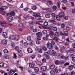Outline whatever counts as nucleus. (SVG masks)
I'll return each mask as SVG.
<instances>
[{
    "instance_id": "obj_1",
    "label": "nucleus",
    "mask_w": 75,
    "mask_h": 75,
    "mask_svg": "<svg viewBox=\"0 0 75 75\" xmlns=\"http://www.w3.org/2000/svg\"><path fill=\"white\" fill-rule=\"evenodd\" d=\"M33 16L35 17L36 20H40L41 19V16L40 15V13H35L33 14Z\"/></svg>"
},
{
    "instance_id": "obj_2",
    "label": "nucleus",
    "mask_w": 75,
    "mask_h": 75,
    "mask_svg": "<svg viewBox=\"0 0 75 75\" xmlns=\"http://www.w3.org/2000/svg\"><path fill=\"white\" fill-rule=\"evenodd\" d=\"M29 67L30 68H34L35 67V63L33 62L30 63L29 64Z\"/></svg>"
},
{
    "instance_id": "obj_3",
    "label": "nucleus",
    "mask_w": 75,
    "mask_h": 75,
    "mask_svg": "<svg viewBox=\"0 0 75 75\" xmlns=\"http://www.w3.org/2000/svg\"><path fill=\"white\" fill-rule=\"evenodd\" d=\"M4 24H7V23L4 21H2L0 22V25L2 26V27H7V26L4 25Z\"/></svg>"
},
{
    "instance_id": "obj_4",
    "label": "nucleus",
    "mask_w": 75,
    "mask_h": 75,
    "mask_svg": "<svg viewBox=\"0 0 75 75\" xmlns=\"http://www.w3.org/2000/svg\"><path fill=\"white\" fill-rule=\"evenodd\" d=\"M44 55L46 57V58L47 59H50V56H49V53L48 52H45L44 53Z\"/></svg>"
},
{
    "instance_id": "obj_5",
    "label": "nucleus",
    "mask_w": 75,
    "mask_h": 75,
    "mask_svg": "<svg viewBox=\"0 0 75 75\" xmlns=\"http://www.w3.org/2000/svg\"><path fill=\"white\" fill-rule=\"evenodd\" d=\"M47 47L49 48V49H52L53 47L52 44L50 43H48L47 44Z\"/></svg>"
},
{
    "instance_id": "obj_6",
    "label": "nucleus",
    "mask_w": 75,
    "mask_h": 75,
    "mask_svg": "<svg viewBox=\"0 0 75 75\" xmlns=\"http://www.w3.org/2000/svg\"><path fill=\"white\" fill-rule=\"evenodd\" d=\"M20 39V36L17 35H15L14 40L16 41H18Z\"/></svg>"
},
{
    "instance_id": "obj_7",
    "label": "nucleus",
    "mask_w": 75,
    "mask_h": 75,
    "mask_svg": "<svg viewBox=\"0 0 75 75\" xmlns=\"http://www.w3.org/2000/svg\"><path fill=\"white\" fill-rule=\"evenodd\" d=\"M2 43L4 45H7V40H5V39H3L2 41Z\"/></svg>"
},
{
    "instance_id": "obj_8",
    "label": "nucleus",
    "mask_w": 75,
    "mask_h": 75,
    "mask_svg": "<svg viewBox=\"0 0 75 75\" xmlns=\"http://www.w3.org/2000/svg\"><path fill=\"white\" fill-rule=\"evenodd\" d=\"M28 52L31 54L33 53V50L30 47L28 48L27 49Z\"/></svg>"
},
{
    "instance_id": "obj_9",
    "label": "nucleus",
    "mask_w": 75,
    "mask_h": 75,
    "mask_svg": "<svg viewBox=\"0 0 75 75\" xmlns=\"http://www.w3.org/2000/svg\"><path fill=\"white\" fill-rule=\"evenodd\" d=\"M14 37L15 36L14 35H11L9 36V39L10 40H14Z\"/></svg>"
},
{
    "instance_id": "obj_10",
    "label": "nucleus",
    "mask_w": 75,
    "mask_h": 75,
    "mask_svg": "<svg viewBox=\"0 0 75 75\" xmlns=\"http://www.w3.org/2000/svg\"><path fill=\"white\" fill-rule=\"evenodd\" d=\"M36 50H37V51H38V52L41 54V53H42V50L41 49H39L38 48L36 47Z\"/></svg>"
},
{
    "instance_id": "obj_11",
    "label": "nucleus",
    "mask_w": 75,
    "mask_h": 75,
    "mask_svg": "<svg viewBox=\"0 0 75 75\" xmlns=\"http://www.w3.org/2000/svg\"><path fill=\"white\" fill-rule=\"evenodd\" d=\"M54 36L56 37L57 38L59 37V32L57 31L55 32L54 33Z\"/></svg>"
},
{
    "instance_id": "obj_12",
    "label": "nucleus",
    "mask_w": 75,
    "mask_h": 75,
    "mask_svg": "<svg viewBox=\"0 0 75 75\" xmlns=\"http://www.w3.org/2000/svg\"><path fill=\"white\" fill-rule=\"evenodd\" d=\"M47 67L44 66H42L41 68V69H42V71H45L47 70Z\"/></svg>"
},
{
    "instance_id": "obj_13",
    "label": "nucleus",
    "mask_w": 75,
    "mask_h": 75,
    "mask_svg": "<svg viewBox=\"0 0 75 75\" xmlns=\"http://www.w3.org/2000/svg\"><path fill=\"white\" fill-rule=\"evenodd\" d=\"M59 16H60V17H64V15L65 14L63 12H60V13L58 14Z\"/></svg>"
},
{
    "instance_id": "obj_14",
    "label": "nucleus",
    "mask_w": 75,
    "mask_h": 75,
    "mask_svg": "<svg viewBox=\"0 0 75 75\" xmlns=\"http://www.w3.org/2000/svg\"><path fill=\"white\" fill-rule=\"evenodd\" d=\"M49 37V35L47 34L46 35V37H44L43 38V39L44 40L46 41L48 40V38Z\"/></svg>"
},
{
    "instance_id": "obj_15",
    "label": "nucleus",
    "mask_w": 75,
    "mask_h": 75,
    "mask_svg": "<svg viewBox=\"0 0 75 75\" xmlns=\"http://www.w3.org/2000/svg\"><path fill=\"white\" fill-rule=\"evenodd\" d=\"M13 20V17L11 16H9L8 19V20L10 22H11V21H12Z\"/></svg>"
},
{
    "instance_id": "obj_16",
    "label": "nucleus",
    "mask_w": 75,
    "mask_h": 75,
    "mask_svg": "<svg viewBox=\"0 0 75 75\" xmlns=\"http://www.w3.org/2000/svg\"><path fill=\"white\" fill-rule=\"evenodd\" d=\"M55 33L52 31H50V36L51 38H52V37L54 36L53 35H54Z\"/></svg>"
},
{
    "instance_id": "obj_17",
    "label": "nucleus",
    "mask_w": 75,
    "mask_h": 75,
    "mask_svg": "<svg viewBox=\"0 0 75 75\" xmlns=\"http://www.w3.org/2000/svg\"><path fill=\"white\" fill-rule=\"evenodd\" d=\"M34 70L35 72H38L39 71V68L37 67H35L34 68Z\"/></svg>"
},
{
    "instance_id": "obj_18",
    "label": "nucleus",
    "mask_w": 75,
    "mask_h": 75,
    "mask_svg": "<svg viewBox=\"0 0 75 75\" xmlns=\"http://www.w3.org/2000/svg\"><path fill=\"white\" fill-rule=\"evenodd\" d=\"M50 73L51 75H55V71L53 70H51L50 71Z\"/></svg>"
},
{
    "instance_id": "obj_19",
    "label": "nucleus",
    "mask_w": 75,
    "mask_h": 75,
    "mask_svg": "<svg viewBox=\"0 0 75 75\" xmlns=\"http://www.w3.org/2000/svg\"><path fill=\"white\" fill-rule=\"evenodd\" d=\"M60 63H60V61L58 60H56L55 62V64H56V65H59Z\"/></svg>"
},
{
    "instance_id": "obj_20",
    "label": "nucleus",
    "mask_w": 75,
    "mask_h": 75,
    "mask_svg": "<svg viewBox=\"0 0 75 75\" xmlns=\"http://www.w3.org/2000/svg\"><path fill=\"white\" fill-rule=\"evenodd\" d=\"M3 35L4 36V37L5 38H7V34L6 32H3Z\"/></svg>"
},
{
    "instance_id": "obj_21",
    "label": "nucleus",
    "mask_w": 75,
    "mask_h": 75,
    "mask_svg": "<svg viewBox=\"0 0 75 75\" xmlns=\"http://www.w3.org/2000/svg\"><path fill=\"white\" fill-rule=\"evenodd\" d=\"M73 67H74V66L72 65H70L68 67V69L69 70H72L73 69Z\"/></svg>"
},
{
    "instance_id": "obj_22",
    "label": "nucleus",
    "mask_w": 75,
    "mask_h": 75,
    "mask_svg": "<svg viewBox=\"0 0 75 75\" xmlns=\"http://www.w3.org/2000/svg\"><path fill=\"white\" fill-rule=\"evenodd\" d=\"M56 17L57 20H61V16L59 15H57Z\"/></svg>"
},
{
    "instance_id": "obj_23",
    "label": "nucleus",
    "mask_w": 75,
    "mask_h": 75,
    "mask_svg": "<svg viewBox=\"0 0 75 75\" xmlns=\"http://www.w3.org/2000/svg\"><path fill=\"white\" fill-rule=\"evenodd\" d=\"M55 65L53 64L50 66V68L51 69H54L55 68Z\"/></svg>"
},
{
    "instance_id": "obj_24",
    "label": "nucleus",
    "mask_w": 75,
    "mask_h": 75,
    "mask_svg": "<svg viewBox=\"0 0 75 75\" xmlns=\"http://www.w3.org/2000/svg\"><path fill=\"white\" fill-rule=\"evenodd\" d=\"M36 35L38 36H41L42 35V33L40 32H38L36 34Z\"/></svg>"
},
{
    "instance_id": "obj_25",
    "label": "nucleus",
    "mask_w": 75,
    "mask_h": 75,
    "mask_svg": "<svg viewBox=\"0 0 75 75\" xmlns=\"http://www.w3.org/2000/svg\"><path fill=\"white\" fill-rule=\"evenodd\" d=\"M37 6H33L32 7V10H37Z\"/></svg>"
},
{
    "instance_id": "obj_26",
    "label": "nucleus",
    "mask_w": 75,
    "mask_h": 75,
    "mask_svg": "<svg viewBox=\"0 0 75 75\" xmlns=\"http://www.w3.org/2000/svg\"><path fill=\"white\" fill-rule=\"evenodd\" d=\"M13 71L12 70V69H11L9 71V75H13Z\"/></svg>"
},
{
    "instance_id": "obj_27",
    "label": "nucleus",
    "mask_w": 75,
    "mask_h": 75,
    "mask_svg": "<svg viewBox=\"0 0 75 75\" xmlns=\"http://www.w3.org/2000/svg\"><path fill=\"white\" fill-rule=\"evenodd\" d=\"M60 49L61 50H64L65 49V47H64V46H59Z\"/></svg>"
},
{
    "instance_id": "obj_28",
    "label": "nucleus",
    "mask_w": 75,
    "mask_h": 75,
    "mask_svg": "<svg viewBox=\"0 0 75 75\" xmlns=\"http://www.w3.org/2000/svg\"><path fill=\"white\" fill-rule=\"evenodd\" d=\"M60 4H61V2L59 1L57 2V6L58 7V8H60Z\"/></svg>"
},
{
    "instance_id": "obj_29",
    "label": "nucleus",
    "mask_w": 75,
    "mask_h": 75,
    "mask_svg": "<svg viewBox=\"0 0 75 75\" xmlns=\"http://www.w3.org/2000/svg\"><path fill=\"white\" fill-rule=\"evenodd\" d=\"M4 66V64L3 62L0 63V67L3 68Z\"/></svg>"
},
{
    "instance_id": "obj_30",
    "label": "nucleus",
    "mask_w": 75,
    "mask_h": 75,
    "mask_svg": "<svg viewBox=\"0 0 75 75\" xmlns=\"http://www.w3.org/2000/svg\"><path fill=\"white\" fill-rule=\"evenodd\" d=\"M64 35L65 36H68V32L67 31H65L64 32Z\"/></svg>"
},
{
    "instance_id": "obj_31",
    "label": "nucleus",
    "mask_w": 75,
    "mask_h": 75,
    "mask_svg": "<svg viewBox=\"0 0 75 75\" xmlns=\"http://www.w3.org/2000/svg\"><path fill=\"white\" fill-rule=\"evenodd\" d=\"M54 52V50H51L49 51V53L50 54H52Z\"/></svg>"
},
{
    "instance_id": "obj_32",
    "label": "nucleus",
    "mask_w": 75,
    "mask_h": 75,
    "mask_svg": "<svg viewBox=\"0 0 75 75\" xmlns=\"http://www.w3.org/2000/svg\"><path fill=\"white\" fill-rule=\"evenodd\" d=\"M4 53L7 54L8 52V50L7 49H5L3 50Z\"/></svg>"
},
{
    "instance_id": "obj_33",
    "label": "nucleus",
    "mask_w": 75,
    "mask_h": 75,
    "mask_svg": "<svg viewBox=\"0 0 75 75\" xmlns=\"http://www.w3.org/2000/svg\"><path fill=\"white\" fill-rule=\"evenodd\" d=\"M42 33L43 34H47V31L45 30L42 31Z\"/></svg>"
},
{
    "instance_id": "obj_34",
    "label": "nucleus",
    "mask_w": 75,
    "mask_h": 75,
    "mask_svg": "<svg viewBox=\"0 0 75 75\" xmlns=\"http://www.w3.org/2000/svg\"><path fill=\"white\" fill-rule=\"evenodd\" d=\"M45 17L46 18H50V15L49 14H46Z\"/></svg>"
},
{
    "instance_id": "obj_35",
    "label": "nucleus",
    "mask_w": 75,
    "mask_h": 75,
    "mask_svg": "<svg viewBox=\"0 0 75 75\" xmlns=\"http://www.w3.org/2000/svg\"><path fill=\"white\" fill-rule=\"evenodd\" d=\"M52 8L53 10H54V11H55L56 10H57V6H53L52 7Z\"/></svg>"
},
{
    "instance_id": "obj_36",
    "label": "nucleus",
    "mask_w": 75,
    "mask_h": 75,
    "mask_svg": "<svg viewBox=\"0 0 75 75\" xmlns=\"http://www.w3.org/2000/svg\"><path fill=\"white\" fill-rule=\"evenodd\" d=\"M52 39L53 40H55L56 41H58V40H59L58 38H57L55 37H54Z\"/></svg>"
},
{
    "instance_id": "obj_37",
    "label": "nucleus",
    "mask_w": 75,
    "mask_h": 75,
    "mask_svg": "<svg viewBox=\"0 0 75 75\" xmlns=\"http://www.w3.org/2000/svg\"><path fill=\"white\" fill-rule=\"evenodd\" d=\"M52 55H53V56L55 57L56 55H57V53L55 52H54L53 53V54H52Z\"/></svg>"
},
{
    "instance_id": "obj_38",
    "label": "nucleus",
    "mask_w": 75,
    "mask_h": 75,
    "mask_svg": "<svg viewBox=\"0 0 75 75\" xmlns=\"http://www.w3.org/2000/svg\"><path fill=\"white\" fill-rule=\"evenodd\" d=\"M10 14L11 16H15V13L13 11H11Z\"/></svg>"
},
{
    "instance_id": "obj_39",
    "label": "nucleus",
    "mask_w": 75,
    "mask_h": 75,
    "mask_svg": "<svg viewBox=\"0 0 75 75\" xmlns=\"http://www.w3.org/2000/svg\"><path fill=\"white\" fill-rule=\"evenodd\" d=\"M15 49H16V51H18L20 50V47L18 46H16L15 47Z\"/></svg>"
},
{
    "instance_id": "obj_40",
    "label": "nucleus",
    "mask_w": 75,
    "mask_h": 75,
    "mask_svg": "<svg viewBox=\"0 0 75 75\" xmlns=\"http://www.w3.org/2000/svg\"><path fill=\"white\" fill-rule=\"evenodd\" d=\"M35 56L34 55H32L30 56L31 58L32 59H34L35 58Z\"/></svg>"
},
{
    "instance_id": "obj_41",
    "label": "nucleus",
    "mask_w": 75,
    "mask_h": 75,
    "mask_svg": "<svg viewBox=\"0 0 75 75\" xmlns=\"http://www.w3.org/2000/svg\"><path fill=\"white\" fill-rule=\"evenodd\" d=\"M47 4H50V5H51L52 4V2L51 1H48L47 2Z\"/></svg>"
},
{
    "instance_id": "obj_42",
    "label": "nucleus",
    "mask_w": 75,
    "mask_h": 75,
    "mask_svg": "<svg viewBox=\"0 0 75 75\" xmlns=\"http://www.w3.org/2000/svg\"><path fill=\"white\" fill-rule=\"evenodd\" d=\"M31 38L30 36H28L27 37V40L28 41H31Z\"/></svg>"
},
{
    "instance_id": "obj_43",
    "label": "nucleus",
    "mask_w": 75,
    "mask_h": 75,
    "mask_svg": "<svg viewBox=\"0 0 75 75\" xmlns=\"http://www.w3.org/2000/svg\"><path fill=\"white\" fill-rule=\"evenodd\" d=\"M34 43V41L33 40H32L30 41V42L29 43V45H32V44H33Z\"/></svg>"
},
{
    "instance_id": "obj_44",
    "label": "nucleus",
    "mask_w": 75,
    "mask_h": 75,
    "mask_svg": "<svg viewBox=\"0 0 75 75\" xmlns=\"http://www.w3.org/2000/svg\"><path fill=\"white\" fill-rule=\"evenodd\" d=\"M48 23L47 22H45L44 23V25L45 26H47V25H48Z\"/></svg>"
},
{
    "instance_id": "obj_45",
    "label": "nucleus",
    "mask_w": 75,
    "mask_h": 75,
    "mask_svg": "<svg viewBox=\"0 0 75 75\" xmlns=\"http://www.w3.org/2000/svg\"><path fill=\"white\" fill-rule=\"evenodd\" d=\"M23 45L25 47H27L28 45V43L27 42H25L23 43Z\"/></svg>"
},
{
    "instance_id": "obj_46",
    "label": "nucleus",
    "mask_w": 75,
    "mask_h": 75,
    "mask_svg": "<svg viewBox=\"0 0 75 75\" xmlns=\"http://www.w3.org/2000/svg\"><path fill=\"white\" fill-rule=\"evenodd\" d=\"M44 51H47V48L45 46H43V47H42Z\"/></svg>"
},
{
    "instance_id": "obj_47",
    "label": "nucleus",
    "mask_w": 75,
    "mask_h": 75,
    "mask_svg": "<svg viewBox=\"0 0 75 75\" xmlns=\"http://www.w3.org/2000/svg\"><path fill=\"white\" fill-rule=\"evenodd\" d=\"M51 15L53 17H55L56 16V15H55V13H52Z\"/></svg>"
},
{
    "instance_id": "obj_48",
    "label": "nucleus",
    "mask_w": 75,
    "mask_h": 75,
    "mask_svg": "<svg viewBox=\"0 0 75 75\" xmlns=\"http://www.w3.org/2000/svg\"><path fill=\"white\" fill-rule=\"evenodd\" d=\"M11 46H12L13 48H14V47H15V44L14 43H12L11 44Z\"/></svg>"
},
{
    "instance_id": "obj_49",
    "label": "nucleus",
    "mask_w": 75,
    "mask_h": 75,
    "mask_svg": "<svg viewBox=\"0 0 75 75\" xmlns=\"http://www.w3.org/2000/svg\"><path fill=\"white\" fill-rule=\"evenodd\" d=\"M33 33H36L37 31V29H34L33 30Z\"/></svg>"
},
{
    "instance_id": "obj_50",
    "label": "nucleus",
    "mask_w": 75,
    "mask_h": 75,
    "mask_svg": "<svg viewBox=\"0 0 75 75\" xmlns=\"http://www.w3.org/2000/svg\"><path fill=\"white\" fill-rule=\"evenodd\" d=\"M62 59H65V56L64 55H62L61 57Z\"/></svg>"
},
{
    "instance_id": "obj_51",
    "label": "nucleus",
    "mask_w": 75,
    "mask_h": 75,
    "mask_svg": "<svg viewBox=\"0 0 75 75\" xmlns=\"http://www.w3.org/2000/svg\"><path fill=\"white\" fill-rule=\"evenodd\" d=\"M64 18L65 20H66L68 19V17L67 16H64Z\"/></svg>"
},
{
    "instance_id": "obj_52",
    "label": "nucleus",
    "mask_w": 75,
    "mask_h": 75,
    "mask_svg": "<svg viewBox=\"0 0 75 75\" xmlns=\"http://www.w3.org/2000/svg\"><path fill=\"white\" fill-rule=\"evenodd\" d=\"M1 13L3 15H4V14H6V12L5 11H2L1 12Z\"/></svg>"
},
{
    "instance_id": "obj_53",
    "label": "nucleus",
    "mask_w": 75,
    "mask_h": 75,
    "mask_svg": "<svg viewBox=\"0 0 75 75\" xmlns=\"http://www.w3.org/2000/svg\"><path fill=\"white\" fill-rule=\"evenodd\" d=\"M69 42H66L65 43L66 45H67V46H69Z\"/></svg>"
},
{
    "instance_id": "obj_54",
    "label": "nucleus",
    "mask_w": 75,
    "mask_h": 75,
    "mask_svg": "<svg viewBox=\"0 0 75 75\" xmlns=\"http://www.w3.org/2000/svg\"><path fill=\"white\" fill-rule=\"evenodd\" d=\"M42 61L43 62H46V59H45V58H43L42 59Z\"/></svg>"
},
{
    "instance_id": "obj_55",
    "label": "nucleus",
    "mask_w": 75,
    "mask_h": 75,
    "mask_svg": "<svg viewBox=\"0 0 75 75\" xmlns=\"http://www.w3.org/2000/svg\"><path fill=\"white\" fill-rule=\"evenodd\" d=\"M37 38L38 40H41V36H37Z\"/></svg>"
},
{
    "instance_id": "obj_56",
    "label": "nucleus",
    "mask_w": 75,
    "mask_h": 75,
    "mask_svg": "<svg viewBox=\"0 0 75 75\" xmlns=\"http://www.w3.org/2000/svg\"><path fill=\"white\" fill-rule=\"evenodd\" d=\"M51 44L52 45H54L55 44V42L53 40H52L51 42Z\"/></svg>"
},
{
    "instance_id": "obj_57",
    "label": "nucleus",
    "mask_w": 75,
    "mask_h": 75,
    "mask_svg": "<svg viewBox=\"0 0 75 75\" xmlns=\"http://www.w3.org/2000/svg\"><path fill=\"white\" fill-rule=\"evenodd\" d=\"M72 60L73 62H75V57H73L72 58Z\"/></svg>"
},
{
    "instance_id": "obj_58",
    "label": "nucleus",
    "mask_w": 75,
    "mask_h": 75,
    "mask_svg": "<svg viewBox=\"0 0 75 75\" xmlns=\"http://www.w3.org/2000/svg\"><path fill=\"white\" fill-rule=\"evenodd\" d=\"M36 43L38 45L40 44V41L39 40H37L36 42Z\"/></svg>"
},
{
    "instance_id": "obj_59",
    "label": "nucleus",
    "mask_w": 75,
    "mask_h": 75,
    "mask_svg": "<svg viewBox=\"0 0 75 75\" xmlns=\"http://www.w3.org/2000/svg\"><path fill=\"white\" fill-rule=\"evenodd\" d=\"M24 10L25 11H27L28 10V8H24Z\"/></svg>"
},
{
    "instance_id": "obj_60",
    "label": "nucleus",
    "mask_w": 75,
    "mask_h": 75,
    "mask_svg": "<svg viewBox=\"0 0 75 75\" xmlns=\"http://www.w3.org/2000/svg\"><path fill=\"white\" fill-rule=\"evenodd\" d=\"M3 8L4 10H6L7 9V6H4L3 7Z\"/></svg>"
},
{
    "instance_id": "obj_61",
    "label": "nucleus",
    "mask_w": 75,
    "mask_h": 75,
    "mask_svg": "<svg viewBox=\"0 0 75 75\" xmlns=\"http://www.w3.org/2000/svg\"><path fill=\"white\" fill-rule=\"evenodd\" d=\"M65 27V24L64 23H62L61 25V27L62 28H64Z\"/></svg>"
},
{
    "instance_id": "obj_62",
    "label": "nucleus",
    "mask_w": 75,
    "mask_h": 75,
    "mask_svg": "<svg viewBox=\"0 0 75 75\" xmlns=\"http://www.w3.org/2000/svg\"><path fill=\"white\" fill-rule=\"evenodd\" d=\"M64 66H67V65H69V64L68 62H66L64 64Z\"/></svg>"
},
{
    "instance_id": "obj_63",
    "label": "nucleus",
    "mask_w": 75,
    "mask_h": 75,
    "mask_svg": "<svg viewBox=\"0 0 75 75\" xmlns=\"http://www.w3.org/2000/svg\"><path fill=\"white\" fill-rule=\"evenodd\" d=\"M71 75H75V72L73 71L71 73Z\"/></svg>"
},
{
    "instance_id": "obj_64",
    "label": "nucleus",
    "mask_w": 75,
    "mask_h": 75,
    "mask_svg": "<svg viewBox=\"0 0 75 75\" xmlns=\"http://www.w3.org/2000/svg\"><path fill=\"white\" fill-rule=\"evenodd\" d=\"M72 12L73 13H75V8L74 9H73L72 11Z\"/></svg>"
}]
</instances>
